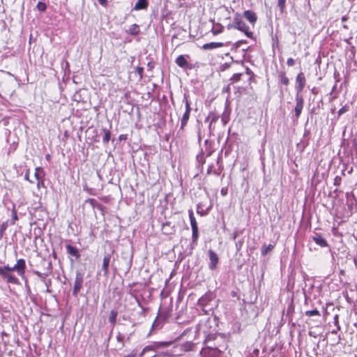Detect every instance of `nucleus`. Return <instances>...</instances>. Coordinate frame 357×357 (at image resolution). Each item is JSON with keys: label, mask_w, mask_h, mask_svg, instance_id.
<instances>
[{"label": "nucleus", "mask_w": 357, "mask_h": 357, "mask_svg": "<svg viewBox=\"0 0 357 357\" xmlns=\"http://www.w3.org/2000/svg\"><path fill=\"white\" fill-rule=\"evenodd\" d=\"M234 27L243 32L248 38H252V32L249 30V27L243 21L242 16L239 13H236L234 17Z\"/></svg>", "instance_id": "1"}, {"label": "nucleus", "mask_w": 357, "mask_h": 357, "mask_svg": "<svg viewBox=\"0 0 357 357\" xmlns=\"http://www.w3.org/2000/svg\"><path fill=\"white\" fill-rule=\"evenodd\" d=\"M189 218L190 221V225L192 227V239L193 243H196L198 237H199V231H198V226L197 223L195 219V217L194 216L193 211L192 210H189Z\"/></svg>", "instance_id": "2"}, {"label": "nucleus", "mask_w": 357, "mask_h": 357, "mask_svg": "<svg viewBox=\"0 0 357 357\" xmlns=\"http://www.w3.org/2000/svg\"><path fill=\"white\" fill-rule=\"evenodd\" d=\"M171 345L170 342H155L152 344L146 346L144 349V351H155L159 352L162 349L167 348Z\"/></svg>", "instance_id": "3"}, {"label": "nucleus", "mask_w": 357, "mask_h": 357, "mask_svg": "<svg viewBox=\"0 0 357 357\" xmlns=\"http://www.w3.org/2000/svg\"><path fill=\"white\" fill-rule=\"evenodd\" d=\"M220 351L217 348L206 347L203 348L200 351L202 357H219Z\"/></svg>", "instance_id": "4"}, {"label": "nucleus", "mask_w": 357, "mask_h": 357, "mask_svg": "<svg viewBox=\"0 0 357 357\" xmlns=\"http://www.w3.org/2000/svg\"><path fill=\"white\" fill-rule=\"evenodd\" d=\"M83 282H84L83 274L81 273L80 272H77L75 279L73 290V294L74 296H77L79 291H80V289L82 287Z\"/></svg>", "instance_id": "5"}, {"label": "nucleus", "mask_w": 357, "mask_h": 357, "mask_svg": "<svg viewBox=\"0 0 357 357\" xmlns=\"http://www.w3.org/2000/svg\"><path fill=\"white\" fill-rule=\"evenodd\" d=\"M183 101L185 102V111L181 118V129H183L184 127L186 126V124L189 120V117H190V112H191L190 104L185 96L184 97Z\"/></svg>", "instance_id": "6"}, {"label": "nucleus", "mask_w": 357, "mask_h": 357, "mask_svg": "<svg viewBox=\"0 0 357 357\" xmlns=\"http://www.w3.org/2000/svg\"><path fill=\"white\" fill-rule=\"evenodd\" d=\"M304 100L301 94L296 95V106L294 108L295 116L298 119L303 108Z\"/></svg>", "instance_id": "7"}, {"label": "nucleus", "mask_w": 357, "mask_h": 357, "mask_svg": "<svg viewBox=\"0 0 357 357\" xmlns=\"http://www.w3.org/2000/svg\"><path fill=\"white\" fill-rule=\"evenodd\" d=\"M305 85V77L303 73H300L296 78V94H300L303 91Z\"/></svg>", "instance_id": "8"}, {"label": "nucleus", "mask_w": 357, "mask_h": 357, "mask_svg": "<svg viewBox=\"0 0 357 357\" xmlns=\"http://www.w3.org/2000/svg\"><path fill=\"white\" fill-rule=\"evenodd\" d=\"M25 268H26V263L24 259H20L17 261V263L14 266L12 267V269H15L17 271V274L24 277L25 274Z\"/></svg>", "instance_id": "9"}, {"label": "nucleus", "mask_w": 357, "mask_h": 357, "mask_svg": "<svg viewBox=\"0 0 357 357\" xmlns=\"http://www.w3.org/2000/svg\"><path fill=\"white\" fill-rule=\"evenodd\" d=\"M208 257L210 260L208 267L211 270H214L216 268L218 264L219 257L218 255L212 250H208Z\"/></svg>", "instance_id": "10"}, {"label": "nucleus", "mask_w": 357, "mask_h": 357, "mask_svg": "<svg viewBox=\"0 0 357 357\" xmlns=\"http://www.w3.org/2000/svg\"><path fill=\"white\" fill-rule=\"evenodd\" d=\"M0 275L3 279H6L8 283L15 284H19V280L16 277L10 275L8 272L5 271V269L1 268V267H0Z\"/></svg>", "instance_id": "11"}, {"label": "nucleus", "mask_w": 357, "mask_h": 357, "mask_svg": "<svg viewBox=\"0 0 357 357\" xmlns=\"http://www.w3.org/2000/svg\"><path fill=\"white\" fill-rule=\"evenodd\" d=\"M244 17L252 25H254L257 20V15L252 10H245L243 13Z\"/></svg>", "instance_id": "12"}, {"label": "nucleus", "mask_w": 357, "mask_h": 357, "mask_svg": "<svg viewBox=\"0 0 357 357\" xmlns=\"http://www.w3.org/2000/svg\"><path fill=\"white\" fill-rule=\"evenodd\" d=\"M224 44L219 42H211L206 43L202 46V48L205 50H213L218 47H223Z\"/></svg>", "instance_id": "13"}, {"label": "nucleus", "mask_w": 357, "mask_h": 357, "mask_svg": "<svg viewBox=\"0 0 357 357\" xmlns=\"http://www.w3.org/2000/svg\"><path fill=\"white\" fill-rule=\"evenodd\" d=\"M175 62L177 64V66H178L179 67L183 68H187L188 66V61L185 59V56H184V55L178 56L176 58Z\"/></svg>", "instance_id": "14"}, {"label": "nucleus", "mask_w": 357, "mask_h": 357, "mask_svg": "<svg viewBox=\"0 0 357 357\" xmlns=\"http://www.w3.org/2000/svg\"><path fill=\"white\" fill-rule=\"evenodd\" d=\"M66 248L67 252L69 255L75 257L76 259H78L80 257L79 251L75 247L72 246L70 245H67L66 246Z\"/></svg>", "instance_id": "15"}, {"label": "nucleus", "mask_w": 357, "mask_h": 357, "mask_svg": "<svg viewBox=\"0 0 357 357\" xmlns=\"http://www.w3.org/2000/svg\"><path fill=\"white\" fill-rule=\"evenodd\" d=\"M314 241L321 247L328 246L326 241L319 234H316L313 236Z\"/></svg>", "instance_id": "16"}, {"label": "nucleus", "mask_w": 357, "mask_h": 357, "mask_svg": "<svg viewBox=\"0 0 357 357\" xmlns=\"http://www.w3.org/2000/svg\"><path fill=\"white\" fill-rule=\"evenodd\" d=\"M148 6V2L146 0H138L135 5L134 9L139 10L146 8Z\"/></svg>", "instance_id": "17"}, {"label": "nucleus", "mask_w": 357, "mask_h": 357, "mask_svg": "<svg viewBox=\"0 0 357 357\" xmlns=\"http://www.w3.org/2000/svg\"><path fill=\"white\" fill-rule=\"evenodd\" d=\"M110 259H111V256L109 254L105 255V257L103 258L102 269L105 271V273H107L108 271V267H109Z\"/></svg>", "instance_id": "18"}, {"label": "nucleus", "mask_w": 357, "mask_h": 357, "mask_svg": "<svg viewBox=\"0 0 357 357\" xmlns=\"http://www.w3.org/2000/svg\"><path fill=\"white\" fill-rule=\"evenodd\" d=\"M117 315L118 312L116 310H112L110 312V314L109 317V322L112 325V326H114L116 324Z\"/></svg>", "instance_id": "19"}, {"label": "nucleus", "mask_w": 357, "mask_h": 357, "mask_svg": "<svg viewBox=\"0 0 357 357\" xmlns=\"http://www.w3.org/2000/svg\"><path fill=\"white\" fill-rule=\"evenodd\" d=\"M130 35L136 36L139 33V27L137 24H132L130 26L129 29L127 31Z\"/></svg>", "instance_id": "20"}, {"label": "nucleus", "mask_w": 357, "mask_h": 357, "mask_svg": "<svg viewBox=\"0 0 357 357\" xmlns=\"http://www.w3.org/2000/svg\"><path fill=\"white\" fill-rule=\"evenodd\" d=\"M209 301V298H208V296L207 295H205L202 297H201L199 299V305L205 307L208 303V301Z\"/></svg>", "instance_id": "21"}, {"label": "nucleus", "mask_w": 357, "mask_h": 357, "mask_svg": "<svg viewBox=\"0 0 357 357\" xmlns=\"http://www.w3.org/2000/svg\"><path fill=\"white\" fill-rule=\"evenodd\" d=\"M34 176H35L36 180L43 178V177L44 176L43 170L40 167H36L35 169Z\"/></svg>", "instance_id": "22"}, {"label": "nucleus", "mask_w": 357, "mask_h": 357, "mask_svg": "<svg viewBox=\"0 0 357 357\" xmlns=\"http://www.w3.org/2000/svg\"><path fill=\"white\" fill-rule=\"evenodd\" d=\"M103 131H104V137L102 138V142H103V143L107 144L109 142V141L110 139L111 133H110V131L107 129H103Z\"/></svg>", "instance_id": "23"}, {"label": "nucleus", "mask_w": 357, "mask_h": 357, "mask_svg": "<svg viewBox=\"0 0 357 357\" xmlns=\"http://www.w3.org/2000/svg\"><path fill=\"white\" fill-rule=\"evenodd\" d=\"M273 248L272 245H268V246L263 245L261 250V255L263 256L266 255L269 251H271Z\"/></svg>", "instance_id": "24"}, {"label": "nucleus", "mask_w": 357, "mask_h": 357, "mask_svg": "<svg viewBox=\"0 0 357 357\" xmlns=\"http://www.w3.org/2000/svg\"><path fill=\"white\" fill-rule=\"evenodd\" d=\"M36 8H37V9H38L39 11L44 12V11H45V10H46V9H47V5H46V3H44V2L39 1V2L37 3Z\"/></svg>", "instance_id": "25"}, {"label": "nucleus", "mask_w": 357, "mask_h": 357, "mask_svg": "<svg viewBox=\"0 0 357 357\" xmlns=\"http://www.w3.org/2000/svg\"><path fill=\"white\" fill-rule=\"evenodd\" d=\"M223 27L220 25H217L215 26H213L211 31L213 33V35H218L222 31Z\"/></svg>", "instance_id": "26"}, {"label": "nucleus", "mask_w": 357, "mask_h": 357, "mask_svg": "<svg viewBox=\"0 0 357 357\" xmlns=\"http://www.w3.org/2000/svg\"><path fill=\"white\" fill-rule=\"evenodd\" d=\"M305 315L307 317L319 316L320 313L317 310H312L305 312Z\"/></svg>", "instance_id": "27"}, {"label": "nucleus", "mask_w": 357, "mask_h": 357, "mask_svg": "<svg viewBox=\"0 0 357 357\" xmlns=\"http://www.w3.org/2000/svg\"><path fill=\"white\" fill-rule=\"evenodd\" d=\"M280 82L284 85H288L289 84V79L287 77H286L284 73H281L280 75Z\"/></svg>", "instance_id": "28"}, {"label": "nucleus", "mask_w": 357, "mask_h": 357, "mask_svg": "<svg viewBox=\"0 0 357 357\" xmlns=\"http://www.w3.org/2000/svg\"><path fill=\"white\" fill-rule=\"evenodd\" d=\"M194 344L192 342H187L182 345V349L183 351H190L192 349Z\"/></svg>", "instance_id": "29"}, {"label": "nucleus", "mask_w": 357, "mask_h": 357, "mask_svg": "<svg viewBox=\"0 0 357 357\" xmlns=\"http://www.w3.org/2000/svg\"><path fill=\"white\" fill-rule=\"evenodd\" d=\"M286 6V0H278V6L280 8V11L283 12Z\"/></svg>", "instance_id": "30"}, {"label": "nucleus", "mask_w": 357, "mask_h": 357, "mask_svg": "<svg viewBox=\"0 0 357 357\" xmlns=\"http://www.w3.org/2000/svg\"><path fill=\"white\" fill-rule=\"evenodd\" d=\"M349 110V107L347 105H344V107H342V108H340L338 111V116H341L343 114H344L345 112H347V111Z\"/></svg>", "instance_id": "31"}, {"label": "nucleus", "mask_w": 357, "mask_h": 357, "mask_svg": "<svg viewBox=\"0 0 357 357\" xmlns=\"http://www.w3.org/2000/svg\"><path fill=\"white\" fill-rule=\"evenodd\" d=\"M136 71L139 75V79L143 77L144 68L142 67L136 68Z\"/></svg>", "instance_id": "32"}, {"label": "nucleus", "mask_w": 357, "mask_h": 357, "mask_svg": "<svg viewBox=\"0 0 357 357\" xmlns=\"http://www.w3.org/2000/svg\"><path fill=\"white\" fill-rule=\"evenodd\" d=\"M41 187H45L44 180L43 178L37 180V188L40 189Z\"/></svg>", "instance_id": "33"}, {"label": "nucleus", "mask_w": 357, "mask_h": 357, "mask_svg": "<svg viewBox=\"0 0 357 357\" xmlns=\"http://www.w3.org/2000/svg\"><path fill=\"white\" fill-rule=\"evenodd\" d=\"M241 75V73L234 74L231 77V80H233L234 82H237L240 80Z\"/></svg>", "instance_id": "34"}, {"label": "nucleus", "mask_w": 357, "mask_h": 357, "mask_svg": "<svg viewBox=\"0 0 357 357\" xmlns=\"http://www.w3.org/2000/svg\"><path fill=\"white\" fill-rule=\"evenodd\" d=\"M294 63H295V61L293 58H289L287 61V64L289 66H292L294 65Z\"/></svg>", "instance_id": "35"}, {"label": "nucleus", "mask_w": 357, "mask_h": 357, "mask_svg": "<svg viewBox=\"0 0 357 357\" xmlns=\"http://www.w3.org/2000/svg\"><path fill=\"white\" fill-rule=\"evenodd\" d=\"M334 324L336 326H337V330H340V326L339 325V322H338V316L337 315H335V317H334Z\"/></svg>", "instance_id": "36"}, {"label": "nucleus", "mask_w": 357, "mask_h": 357, "mask_svg": "<svg viewBox=\"0 0 357 357\" xmlns=\"http://www.w3.org/2000/svg\"><path fill=\"white\" fill-rule=\"evenodd\" d=\"M158 353L159 356H170V354L167 351H160V350L159 352H158Z\"/></svg>", "instance_id": "37"}, {"label": "nucleus", "mask_w": 357, "mask_h": 357, "mask_svg": "<svg viewBox=\"0 0 357 357\" xmlns=\"http://www.w3.org/2000/svg\"><path fill=\"white\" fill-rule=\"evenodd\" d=\"M1 268H4L6 272L15 271V269H12V267L9 266H4L3 267H1Z\"/></svg>", "instance_id": "38"}, {"label": "nucleus", "mask_w": 357, "mask_h": 357, "mask_svg": "<svg viewBox=\"0 0 357 357\" xmlns=\"http://www.w3.org/2000/svg\"><path fill=\"white\" fill-rule=\"evenodd\" d=\"M98 1L103 6H106L107 5V0H98Z\"/></svg>", "instance_id": "39"}, {"label": "nucleus", "mask_w": 357, "mask_h": 357, "mask_svg": "<svg viewBox=\"0 0 357 357\" xmlns=\"http://www.w3.org/2000/svg\"><path fill=\"white\" fill-rule=\"evenodd\" d=\"M13 219L15 220L17 219V213L15 210H13Z\"/></svg>", "instance_id": "40"}, {"label": "nucleus", "mask_w": 357, "mask_h": 357, "mask_svg": "<svg viewBox=\"0 0 357 357\" xmlns=\"http://www.w3.org/2000/svg\"><path fill=\"white\" fill-rule=\"evenodd\" d=\"M340 341V337L338 336L337 339L334 341V344H338Z\"/></svg>", "instance_id": "41"}, {"label": "nucleus", "mask_w": 357, "mask_h": 357, "mask_svg": "<svg viewBox=\"0 0 357 357\" xmlns=\"http://www.w3.org/2000/svg\"><path fill=\"white\" fill-rule=\"evenodd\" d=\"M337 331H338V330H337V328L336 329L333 330V331L331 332V334H333V335H336V334H337Z\"/></svg>", "instance_id": "42"}, {"label": "nucleus", "mask_w": 357, "mask_h": 357, "mask_svg": "<svg viewBox=\"0 0 357 357\" xmlns=\"http://www.w3.org/2000/svg\"><path fill=\"white\" fill-rule=\"evenodd\" d=\"M24 178H25V179H26V180L29 181V173H28V172H26V173L25 174Z\"/></svg>", "instance_id": "43"}, {"label": "nucleus", "mask_w": 357, "mask_h": 357, "mask_svg": "<svg viewBox=\"0 0 357 357\" xmlns=\"http://www.w3.org/2000/svg\"><path fill=\"white\" fill-rule=\"evenodd\" d=\"M211 169H212V167H210L208 169V174H210L211 171Z\"/></svg>", "instance_id": "44"}, {"label": "nucleus", "mask_w": 357, "mask_h": 357, "mask_svg": "<svg viewBox=\"0 0 357 357\" xmlns=\"http://www.w3.org/2000/svg\"><path fill=\"white\" fill-rule=\"evenodd\" d=\"M36 274L38 276H40V273L38 271H36Z\"/></svg>", "instance_id": "45"}, {"label": "nucleus", "mask_w": 357, "mask_h": 357, "mask_svg": "<svg viewBox=\"0 0 357 357\" xmlns=\"http://www.w3.org/2000/svg\"><path fill=\"white\" fill-rule=\"evenodd\" d=\"M117 340H118L119 341H120V340H121L120 335L117 337Z\"/></svg>", "instance_id": "46"}]
</instances>
